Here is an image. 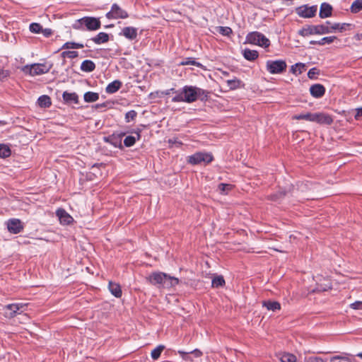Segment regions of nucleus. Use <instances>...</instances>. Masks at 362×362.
<instances>
[{"mask_svg": "<svg viewBox=\"0 0 362 362\" xmlns=\"http://www.w3.org/2000/svg\"><path fill=\"white\" fill-rule=\"evenodd\" d=\"M210 92L197 86H185L180 92L172 98V102L180 103L185 102L192 103L197 100L201 101L207 100Z\"/></svg>", "mask_w": 362, "mask_h": 362, "instance_id": "1", "label": "nucleus"}, {"mask_svg": "<svg viewBox=\"0 0 362 362\" xmlns=\"http://www.w3.org/2000/svg\"><path fill=\"white\" fill-rule=\"evenodd\" d=\"M146 279L151 284L159 288H170L179 284V279L177 278L171 276L161 272H153Z\"/></svg>", "mask_w": 362, "mask_h": 362, "instance_id": "2", "label": "nucleus"}, {"mask_svg": "<svg viewBox=\"0 0 362 362\" xmlns=\"http://www.w3.org/2000/svg\"><path fill=\"white\" fill-rule=\"evenodd\" d=\"M101 23L99 18L85 16L76 20L73 24L74 30L94 31L100 28Z\"/></svg>", "mask_w": 362, "mask_h": 362, "instance_id": "3", "label": "nucleus"}, {"mask_svg": "<svg viewBox=\"0 0 362 362\" xmlns=\"http://www.w3.org/2000/svg\"><path fill=\"white\" fill-rule=\"evenodd\" d=\"M330 24L329 21L326 22V25H306L298 31V35L302 37H307L312 35H325L332 33V30L327 25Z\"/></svg>", "mask_w": 362, "mask_h": 362, "instance_id": "4", "label": "nucleus"}, {"mask_svg": "<svg viewBox=\"0 0 362 362\" xmlns=\"http://www.w3.org/2000/svg\"><path fill=\"white\" fill-rule=\"evenodd\" d=\"M247 42L267 48L270 45V40L262 33L259 32H251L246 37Z\"/></svg>", "mask_w": 362, "mask_h": 362, "instance_id": "5", "label": "nucleus"}, {"mask_svg": "<svg viewBox=\"0 0 362 362\" xmlns=\"http://www.w3.org/2000/svg\"><path fill=\"white\" fill-rule=\"evenodd\" d=\"M52 68V65H47V64H33L30 66L26 65L23 67V71L30 76H37L43 74H46Z\"/></svg>", "mask_w": 362, "mask_h": 362, "instance_id": "6", "label": "nucleus"}, {"mask_svg": "<svg viewBox=\"0 0 362 362\" xmlns=\"http://www.w3.org/2000/svg\"><path fill=\"white\" fill-rule=\"evenodd\" d=\"M213 159L214 157L211 153L199 151L188 156L187 162L192 165L209 164Z\"/></svg>", "mask_w": 362, "mask_h": 362, "instance_id": "7", "label": "nucleus"}, {"mask_svg": "<svg viewBox=\"0 0 362 362\" xmlns=\"http://www.w3.org/2000/svg\"><path fill=\"white\" fill-rule=\"evenodd\" d=\"M287 67L284 60H268L266 63V69L272 74H279L286 71Z\"/></svg>", "mask_w": 362, "mask_h": 362, "instance_id": "8", "label": "nucleus"}, {"mask_svg": "<svg viewBox=\"0 0 362 362\" xmlns=\"http://www.w3.org/2000/svg\"><path fill=\"white\" fill-rule=\"evenodd\" d=\"M27 304L18 303L8 304L4 306V310L6 311L5 315L8 318H13L17 315L23 313L25 310Z\"/></svg>", "mask_w": 362, "mask_h": 362, "instance_id": "9", "label": "nucleus"}, {"mask_svg": "<svg viewBox=\"0 0 362 362\" xmlns=\"http://www.w3.org/2000/svg\"><path fill=\"white\" fill-rule=\"evenodd\" d=\"M105 16L108 19H125L129 17L127 11L122 8L117 4H113L110 11Z\"/></svg>", "mask_w": 362, "mask_h": 362, "instance_id": "10", "label": "nucleus"}, {"mask_svg": "<svg viewBox=\"0 0 362 362\" xmlns=\"http://www.w3.org/2000/svg\"><path fill=\"white\" fill-rule=\"evenodd\" d=\"M317 6L316 5L308 6V5L301 6L296 8V13L302 18H312L316 14Z\"/></svg>", "mask_w": 362, "mask_h": 362, "instance_id": "11", "label": "nucleus"}, {"mask_svg": "<svg viewBox=\"0 0 362 362\" xmlns=\"http://www.w3.org/2000/svg\"><path fill=\"white\" fill-rule=\"evenodd\" d=\"M7 229L13 234H18L23 230V224L18 218H11L7 221Z\"/></svg>", "mask_w": 362, "mask_h": 362, "instance_id": "12", "label": "nucleus"}, {"mask_svg": "<svg viewBox=\"0 0 362 362\" xmlns=\"http://www.w3.org/2000/svg\"><path fill=\"white\" fill-rule=\"evenodd\" d=\"M124 135V133L119 134H113L112 135H110L108 136L105 137L104 138V141L106 143L110 144L114 147L122 148V141L121 140H122V137Z\"/></svg>", "mask_w": 362, "mask_h": 362, "instance_id": "13", "label": "nucleus"}, {"mask_svg": "<svg viewBox=\"0 0 362 362\" xmlns=\"http://www.w3.org/2000/svg\"><path fill=\"white\" fill-rule=\"evenodd\" d=\"M119 35H122L129 40H134L138 36L137 28L132 26L124 27L122 28Z\"/></svg>", "mask_w": 362, "mask_h": 362, "instance_id": "14", "label": "nucleus"}, {"mask_svg": "<svg viewBox=\"0 0 362 362\" xmlns=\"http://www.w3.org/2000/svg\"><path fill=\"white\" fill-rule=\"evenodd\" d=\"M313 122L329 125L333 122V119L329 115L325 113H314Z\"/></svg>", "mask_w": 362, "mask_h": 362, "instance_id": "15", "label": "nucleus"}, {"mask_svg": "<svg viewBox=\"0 0 362 362\" xmlns=\"http://www.w3.org/2000/svg\"><path fill=\"white\" fill-rule=\"evenodd\" d=\"M310 93L313 97L315 98H320L325 93V88L322 84L316 83L310 86Z\"/></svg>", "mask_w": 362, "mask_h": 362, "instance_id": "16", "label": "nucleus"}, {"mask_svg": "<svg viewBox=\"0 0 362 362\" xmlns=\"http://www.w3.org/2000/svg\"><path fill=\"white\" fill-rule=\"evenodd\" d=\"M60 223L64 225H69L74 221L73 218L63 209H59L56 211Z\"/></svg>", "mask_w": 362, "mask_h": 362, "instance_id": "17", "label": "nucleus"}, {"mask_svg": "<svg viewBox=\"0 0 362 362\" xmlns=\"http://www.w3.org/2000/svg\"><path fill=\"white\" fill-rule=\"evenodd\" d=\"M332 7L328 3L324 2L320 6L319 16L321 18H328L332 16Z\"/></svg>", "mask_w": 362, "mask_h": 362, "instance_id": "18", "label": "nucleus"}, {"mask_svg": "<svg viewBox=\"0 0 362 362\" xmlns=\"http://www.w3.org/2000/svg\"><path fill=\"white\" fill-rule=\"evenodd\" d=\"M110 40L109 35L104 32H100L95 37H92L90 40L93 41L96 45H100L107 42Z\"/></svg>", "mask_w": 362, "mask_h": 362, "instance_id": "19", "label": "nucleus"}, {"mask_svg": "<svg viewBox=\"0 0 362 362\" xmlns=\"http://www.w3.org/2000/svg\"><path fill=\"white\" fill-rule=\"evenodd\" d=\"M122 83L120 81L115 80L107 86L105 91L109 94L115 93L122 87Z\"/></svg>", "mask_w": 362, "mask_h": 362, "instance_id": "20", "label": "nucleus"}, {"mask_svg": "<svg viewBox=\"0 0 362 362\" xmlns=\"http://www.w3.org/2000/svg\"><path fill=\"white\" fill-rule=\"evenodd\" d=\"M62 98L67 103H78V96L76 93H68L65 91L63 93Z\"/></svg>", "mask_w": 362, "mask_h": 362, "instance_id": "21", "label": "nucleus"}, {"mask_svg": "<svg viewBox=\"0 0 362 362\" xmlns=\"http://www.w3.org/2000/svg\"><path fill=\"white\" fill-rule=\"evenodd\" d=\"M108 288L110 293L116 298H120L122 296V289L118 284L110 281Z\"/></svg>", "mask_w": 362, "mask_h": 362, "instance_id": "22", "label": "nucleus"}, {"mask_svg": "<svg viewBox=\"0 0 362 362\" xmlns=\"http://www.w3.org/2000/svg\"><path fill=\"white\" fill-rule=\"evenodd\" d=\"M80 68L82 71L92 72L95 69V64L93 61L86 59L82 62Z\"/></svg>", "mask_w": 362, "mask_h": 362, "instance_id": "23", "label": "nucleus"}, {"mask_svg": "<svg viewBox=\"0 0 362 362\" xmlns=\"http://www.w3.org/2000/svg\"><path fill=\"white\" fill-rule=\"evenodd\" d=\"M262 305L268 310L272 311H276L281 309V305L277 301L264 300L262 302Z\"/></svg>", "mask_w": 362, "mask_h": 362, "instance_id": "24", "label": "nucleus"}, {"mask_svg": "<svg viewBox=\"0 0 362 362\" xmlns=\"http://www.w3.org/2000/svg\"><path fill=\"white\" fill-rule=\"evenodd\" d=\"M243 57H245V59H246L248 61H254L259 56V53L257 51L252 50V49H250L247 48L245 49L243 51Z\"/></svg>", "mask_w": 362, "mask_h": 362, "instance_id": "25", "label": "nucleus"}, {"mask_svg": "<svg viewBox=\"0 0 362 362\" xmlns=\"http://www.w3.org/2000/svg\"><path fill=\"white\" fill-rule=\"evenodd\" d=\"M351 26V25L349 23H334L332 25H331L329 27V28L332 30V33L335 30H339V32H343V31H345V30L349 29Z\"/></svg>", "mask_w": 362, "mask_h": 362, "instance_id": "26", "label": "nucleus"}, {"mask_svg": "<svg viewBox=\"0 0 362 362\" xmlns=\"http://www.w3.org/2000/svg\"><path fill=\"white\" fill-rule=\"evenodd\" d=\"M37 103L41 107H49L52 105L50 98L46 95L40 96L37 100Z\"/></svg>", "mask_w": 362, "mask_h": 362, "instance_id": "27", "label": "nucleus"}, {"mask_svg": "<svg viewBox=\"0 0 362 362\" xmlns=\"http://www.w3.org/2000/svg\"><path fill=\"white\" fill-rule=\"evenodd\" d=\"M83 98L86 103H93L99 99V95L97 93L88 91L84 94Z\"/></svg>", "mask_w": 362, "mask_h": 362, "instance_id": "28", "label": "nucleus"}, {"mask_svg": "<svg viewBox=\"0 0 362 362\" xmlns=\"http://www.w3.org/2000/svg\"><path fill=\"white\" fill-rule=\"evenodd\" d=\"M140 134L136 133V136H127L124 140V145L126 147H131L134 146L136 143V140L140 139Z\"/></svg>", "mask_w": 362, "mask_h": 362, "instance_id": "29", "label": "nucleus"}, {"mask_svg": "<svg viewBox=\"0 0 362 362\" xmlns=\"http://www.w3.org/2000/svg\"><path fill=\"white\" fill-rule=\"evenodd\" d=\"M279 359L281 362H296V356L290 353H283L280 354Z\"/></svg>", "mask_w": 362, "mask_h": 362, "instance_id": "30", "label": "nucleus"}, {"mask_svg": "<svg viewBox=\"0 0 362 362\" xmlns=\"http://www.w3.org/2000/svg\"><path fill=\"white\" fill-rule=\"evenodd\" d=\"M305 65L303 63H296L291 67V72L293 74H300L305 70Z\"/></svg>", "mask_w": 362, "mask_h": 362, "instance_id": "31", "label": "nucleus"}, {"mask_svg": "<svg viewBox=\"0 0 362 362\" xmlns=\"http://www.w3.org/2000/svg\"><path fill=\"white\" fill-rule=\"evenodd\" d=\"M314 113L308 112L306 114H299L293 116V119L300 120L305 119L310 122H313Z\"/></svg>", "mask_w": 362, "mask_h": 362, "instance_id": "32", "label": "nucleus"}, {"mask_svg": "<svg viewBox=\"0 0 362 362\" xmlns=\"http://www.w3.org/2000/svg\"><path fill=\"white\" fill-rule=\"evenodd\" d=\"M11 151L6 144H0V158H6L11 156Z\"/></svg>", "mask_w": 362, "mask_h": 362, "instance_id": "33", "label": "nucleus"}, {"mask_svg": "<svg viewBox=\"0 0 362 362\" xmlns=\"http://www.w3.org/2000/svg\"><path fill=\"white\" fill-rule=\"evenodd\" d=\"M84 47V45L81 43L74 42H66L63 45L62 49H81Z\"/></svg>", "mask_w": 362, "mask_h": 362, "instance_id": "34", "label": "nucleus"}, {"mask_svg": "<svg viewBox=\"0 0 362 362\" xmlns=\"http://www.w3.org/2000/svg\"><path fill=\"white\" fill-rule=\"evenodd\" d=\"M225 285V280L223 276H216L212 279V287L218 288Z\"/></svg>", "mask_w": 362, "mask_h": 362, "instance_id": "35", "label": "nucleus"}, {"mask_svg": "<svg viewBox=\"0 0 362 362\" xmlns=\"http://www.w3.org/2000/svg\"><path fill=\"white\" fill-rule=\"evenodd\" d=\"M180 65L185 66V65H194L197 67H202V64L198 62H196L193 58L188 57L185 59L180 63Z\"/></svg>", "mask_w": 362, "mask_h": 362, "instance_id": "36", "label": "nucleus"}, {"mask_svg": "<svg viewBox=\"0 0 362 362\" xmlns=\"http://www.w3.org/2000/svg\"><path fill=\"white\" fill-rule=\"evenodd\" d=\"M351 13H356L362 10V0L354 1L351 6Z\"/></svg>", "mask_w": 362, "mask_h": 362, "instance_id": "37", "label": "nucleus"}, {"mask_svg": "<svg viewBox=\"0 0 362 362\" xmlns=\"http://www.w3.org/2000/svg\"><path fill=\"white\" fill-rule=\"evenodd\" d=\"M226 82L229 88L232 90L239 88L242 83L241 81L237 78L228 80Z\"/></svg>", "mask_w": 362, "mask_h": 362, "instance_id": "38", "label": "nucleus"}, {"mask_svg": "<svg viewBox=\"0 0 362 362\" xmlns=\"http://www.w3.org/2000/svg\"><path fill=\"white\" fill-rule=\"evenodd\" d=\"M164 348V346L160 345L157 346L156 349H154L151 354V358L154 360L158 359L160 357L161 352L163 351Z\"/></svg>", "mask_w": 362, "mask_h": 362, "instance_id": "39", "label": "nucleus"}, {"mask_svg": "<svg viewBox=\"0 0 362 362\" xmlns=\"http://www.w3.org/2000/svg\"><path fill=\"white\" fill-rule=\"evenodd\" d=\"M337 39L336 36L325 37L318 40V45H325V44H331Z\"/></svg>", "mask_w": 362, "mask_h": 362, "instance_id": "40", "label": "nucleus"}, {"mask_svg": "<svg viewBox=\"0 0 362 362\" xmlns=\"http://www.w3.org/2000/svg\"><path fill=\"white\" fill-rule=\"evenodd\" d=\"M219 191L222 194H227L230 190L232 189L233 185L230 184L221 183L218 187Z\"/></svg>", "mask_w": 362, "mask_h": 362, "instance_id": "41", "label": "nucleus"}, {"mask_svg": "<svg viewBox=\"0 0 362 362\" xmlns=\"http://www.w3.org/2000/svg\"><path fill=\"white\" fill-rule=\"evenodd\" d=\"M218 32L224 36H229L232 33V29L229 27L219 26L217 28Z\"/></svg>", "mask_w": 362, "mask_h": 362, "instance_id": "42", "label": "nucleus"}, {"mask_svg": "<svg viewBox=\"0 0 362 362\" xmlns=\"http://www.w3.org/2000/svg\"><path fill=\"white\" fill-rule=\"evenodd\" d=\"M29 28L30 31L33 33H40L42 30V25L37 23H32Z\"/></svg>", "mask_w": 362, "mask_h": 362, "instance_id": "43", "label": "nucleus"}, {"mask_svg": "<svg viewBox=\"0 0 362 362\" xmlns=\"http://www.w3.org/2000/svg\"><path fill=\"white\" fill-rule=\"evenodd\" d=\"M137 112L135 110H130L127 112L125 115V121L127 122H129L130 121H133L136 117Z\"/></svg>", "mask_w": 362, "mask_h": 362, "instance_id": "44", "label": "nucleus"}, {"mask_svg": "<svg viewBox=\"0 0 362 362\" xmlns=\"http://www.w3.org/2000/svg\"><path fill=\"white\" fill-rule=\"evenodd\" d=\"M78 56V52L76 51H64L62 53V57L65 58L68 57L70 59L76 58Z\"/></svg>", "mask_w": 362, "mask_h": 362, "instance_id": "45", "label": "nucleus"}, {"mask_svg": "<svg viewBox=\"0 0 362 362\" xmlns=\"http://www.w3.org/2000/svg\"><path fill=\"white\" fill-rule=\"evenodd\" d=\"M320 71L317 68L314 67L310 69L308 72V77L310 79H315L316 78V76L319 75Z\"/></svg>", "mask_w": 362, "mask_h": 362, "instance_id": "46", "label": "nucleus"}, {"mask_svg": "<svg viewBox=\"0 0 362 362\" xmlns=\"http://www.w3.org/2000/svg\"><path fill=\"white\" fill-rule=\"evenodd\" d=\"M302 362H326L322 358L317 356H310L305 358Z\"/></svg>", "mask_w": 362, "mask_h": 362, "instance_id": "47", "label": "nucleus"}, {"mask_svg": "<svg viewBox=\"0 0 362 362\" xmlns=\"http://www.w3.org/2000/svg\"><path fill=\"white\" fill-rule=\"evenodd\" d=\"M10 75L8 70L0 69V81H3L6 80Z\"/></svg>", "mask_w": 362, "mask_h": 362, "instance_id": "48", "label": "nucleus"}, {"mask_svg": "<svg viewBox=\"0 0 362 362\" xmlns=\"http://www.w3.org/2000/svg\"><path fill=\"white\" fill-rule=\"evenodd\" d=\"M350 307L354 310H362V301H355L350 305Z\"/></svg>", "mask_w": 362, "mask_h": 362, "instance_id": "49", "label": "nucleus"}, {"mask_svg": "<svg viewBox=\"0 0 362 362\" xmlns=\"http://www.w3.org/2000/svg\"><path fill=\"white\" fill-rule=\"evenodd\" d=\"M177 352L183 360L192 361V359L188 356V354H190L189 352H185L181 350H179Z\"/></svg>", "mask_w": 362, "mask_h": 362, "instance_id": "50", "label": "nucleus"}, {"mask_svg": "<svg viewBox=\"0 0 362 362\" xmlns=\"http://www.w3.org/2000/svg\"><path fill=\"white\" fill-rule=\"evenodd\" d=\"M41 33L43 34V35H44L45 37H49L50 35H52V33H53V32H52V29H50V28H45V29H43V28H42Z\"/></svg>", "mask_w": 362, "mask_h": 362, "instance_id": "51", "label": "nucleus"}, {"mask_svg": "<svg viewBox=\"0 0 362 362\" xmlns=\"http://www.w3.org/2000/svg\"><path fill=\"white\" fill-rule=\"evenodd\" d=\"M356 114L354 116L355 119L359 120L362 119V107L357 108L356 110Z\"/></svg>", "mask_w": 362, "mask_h": 362, "instance_id": "52", "label": "nucleus"}, {"mask_svg": "<svg viewBox=\"0 0 362 362\" xmlns=\"http://www.w3.org/2000/svg\"><path fill=\"white\" fill-rule=\"evenodd\" d=\"M189 353L193 354L197 358L202 356V352L199 349H197L189 351Z\"/></svg>", "mask_w": 362, "mask_h": 362, "instance_id": "53", "label": "nucleus"}, {"mask_svg": "<svg viewBox=\"0 0 362 362\" xmlns=\"http://www.w3.org/2000/svg\"><path fill=\"white\" fill-rule=\"evenodd\" d=\"M337 359L348 361L347 357L341 356H334L331 358V361H333L337 360Z\"/></svg>", "mask_w": 362, "mask_h": 362, "instance_id": "54", "label": "nucleus"}, {"mask_svg": "<svg viewBox=\"0 0 362 362\" xmlns=\"http://www.w3.org/2000/svg\"><path fill=\"white\" fill-rule=\"evenodd\" d=\"M283 195H284V194H282V193H280L279 195V194H274V195L272 196V199L274 200V201H277Z\"/></svg>", "mask_w": 362, "mask_h": 362, "instance_id": "55", "label": "nucleus"}, {"mask_svg": "<svg viewBox=\"0 0 362 362\" xmlns=\"http://www.w3.org/2000/svg\"><path fill=\"white\" fill-rule=\"evenodd\" d=\"M176 93V95L180 92V90H176L175 88H170V90H168L166 92H165V94L166 95H168L170 93Z\"/></svg>", "mask_w": 362, "mask_h": 362, "instance_id": "56", "label": "nucleus"}, {"mask_svg": "<svg viewBox=\"0 0 362 362\" xmlns=\"http://www.w3.org/2000/svg\"><path fill=\"white\" fill-rule=\"evenodd\" d=\"M354 39L356 40H362V33H357L354 35Z\"/></svg>", "mask_w": 362, "mask_h": 362, "instance_id": "57", "label": "nucleus"}, {"mask_svg": "<svg viewBox=\"0 0 362 362\" xmlns=\"http://www.w3.org/2000/svg\"><path fill=\"white\" fill-rule=\"evenodd\" d=\"M310 45H318V40H311V41L310 42Z\"/></svg>", "mask_w": 362, "mask_h": 362, "instance_id": "58", "label": "nucleus"}, {"mask_svg": "<svg viewBox=\"0 0 362 362\" xmlns=\"http://www.w3.org/2000/svg\"><path fill=\"white\" fill-rule=\"evenodd\" d=\"M356 356L361 358H362V352L361 353H358V354H356Z\"/></svg>", "mask_w": 362, "mask_h": 362, "instance_id": "59", "label": "nucleus"}, {"mask_svg": "<svg viewBox=\"0 0 362 362\" xmlns=\"http://www.w3.org/2000/svg\"><path fill=\"white\" fill-rule=\"evenodd\" d=\"M113 26H114V25H112H112H107V26H105V28H112V27H113Z\"/></svg>", "mask_w": 362, "mask_h": 362, "instance_id": "60", "label": "nucleus"}]
</instances>
